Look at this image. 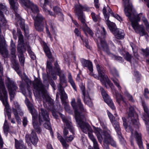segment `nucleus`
Masks as SVG:
<instances>
[{
    "instance_id": "56",
    "label": "nucleus",
    "mask_w": 149,
    "mask_h": 149,
    "mask_svg": "<svg viewBox=\"0 0 149 149\" xmlns=\"http://www.w3.org/2000/svg\"><path fill=\"white\" fill-rule=\"evenodd\" d=\"M3 128L4 130H8V127L7 125V122L6 120H5L3 125Z\"/></svg>"
},
{
    "instance_id": "7",
    "label": "nucleus",
    "mask_w": 149,
    "mask_h": 149,
    "mask_svg": "<svg viewBox=\"0 0 149 149\" xmlns=\"http://www.w3.org/2000/svg\"><path fill=\"white\" fill-rule=\"evenodd\" d=\"M10 49L11 51V60L13 65V67L18 74H19L20 70L19 68V65L16 60V56L15 54L16 46L13 40L11 39L10 43Z\"/></svg>"
},
{
    "instance_id": "35",
    "label": "nucleus",
    "mask_w": 149,
    "mask_h": 149,
    "mask_svg": "<svg viewBox=\"0 0 149 149\" xmlns=\"http://www.w3.org/2000/svg\"><path fill=\"white\" fill-rule=\"evenodd\" d=\"M12 111L17 121V123L20 124L21 123V119L18 116L19 112H17V110L14 108L12 109Z\"/></svg>"
},
{
    "instance_id": "31",
    "label": "nucleus",
    "mask_w": 149,
    "mask_h": 149,
    "mask_svg": "<svg viewBox=\"0 0 149 149\" xmlns=\"http://www.w3.org/2000/svg\"><path fill=\"white\" fill-rule=\"evenodd\" d=\"M28 8H30L32 11L31 13V15H33V14L34 15L35 14L39 13V9L37 6L33 4V3H30V4L28 6Z\"/></svg>"
},
{
    "instance_id": "61",
    "label": "nucleus",
    "mask_w": 149,
    "mask_h": 149,
    "mask_svg": "<svg viewBox=\"0 0 149 149\" xmlns=\"http://www.w3.org/2000/svg\"><path fill=\"white\" fill-rule=\"evenodd\" d=\"M98 0H94L95 6L96 8H99V6L98 4Z\"/></svg>"
},
{
    "instance_id": "27",
    "label": "nucleus",
    "mask_w": 149,
    "mask_h": 149,
    "mask_svg": "<svg viewBox=\"0 0 149 149\" xmlns=\"http://www.w3.org/2000/svg\"><path fill=\"white\" fill-rule=\"evenodd\" d=\"M50 0H44V1L42 0H40L41 6H42L44 11L47 14H49L51 16H54V14L52 12L48 10L46 8L45 6L47 5Z\"/></svg>"
},
{
    "instance_id": "50",
    "label": "nucleus",
    "mask_w": 149,
    "mask_h": 149,
    "mask_svg": "<svg viewBox=\"0 0 149 149\" xmlns=\"http://www.w3.org/2000/svg\"><path fill=\"white\" fill-rule=\"evenodd\" d=\"M149 94V91L147 88H145L144 90V95L145 97L147 99H148V95Z\"/></svg>"
},
{
    "instance_id": "34",
    "label": "nucleus",
    "mask_w": 149,
    "mask_h": 149,
    "mask_svg": "<svg viewBox=\"0 0 149 149\" xmlns=\"http://www.w3.org/2000/svg\"><path fill=\"white\" fill-rule=\"evenodd\" d=\"M32 122L33 127L36 131L38 133H40L41 131L40 127L38 126L37 123L36 122L35 117L33 115L32 116Z\"/></svg>"
},
{
    "instance_id": "59",
    "label": "nucleus",
    "mask_w": 149,
    "mask_h": 149,
    "mask_svg": "<svg viewBox=\"0 0 149 149\" xmlns=\"http://www.w3.org/2000/svg\"><path fill=\"white\" fill-rule=\"evenodd\" d=\"M46 32L48 36L49 37L51 40H52V37L50 32H49L47 26H46Z\"/></svg>"
},
{
    "instance_id": "6",
    "label": "nucleus",
    "mask_w": 149,
    "mask_h": 149,
    "mask_svg": "<svg viewBox=\"0 0 149 149\" xmlns=\"http://www.w3.org/2000/svg\"><path fill=\"white\" fill-rule=\"evenodd\" d=\"M39 111V120L40 123V124H42V123L44 122V125L45 127L50 130V134L53 136V133L49 122L48 113L46 110H44L42 108L40 109Z\"/></svg>"
},
{
    "instance_id": "39",
    "label": "nucleus",
    "mask_w": 149,
    "mask_h": 149,
    "mask_svg": "<svg viewBox=\"0 0 149 149\" xmlns=\"http://www.w3.org/2000/svg\"><path fill=\"white\" fill-rule=\"evenodd\" d=\"M68 78L69 82L70 83L74 90L76 91H77L76 86L75 83L72 78L71 75H69Z\"/></svg>"
},
{
    "instance_id": "24",
    "label": "nucleus",
    "mask_w": 149,
    "mask_h": 149,
    "mask_svg": "<svg viewBox=\"0 0 149 149\" xmlns=\"http://www.w3.org/2000/svg\"><path fill=\"white\" fill-rule=\"evenodd\" d=\"M54 65L55 68L53 70L52 68V63L49 61H47V71L48 69V70L50 71L56 72L58 74H63V71L60 70L58 63H55Z\"/></svg>"
},
{
    "instance_id": "29",
    "label": "nucleus",
    "mask_w": 149,
    "mask_h": 149,
    "mask_svg": "<svg viewBox=\"0 0 149 149\" xmlns=\"http://www.w3.org/2000/svg\"><path fill=\"white\" fill-rule=\"evenodd\" d=\"M81 61L83 66L84 67H87L88 69L91 72L93 71V66L91 62L84 59H81Z\"/></svg>"
},
{
    "instance_id": "46",
    "label": "nucleus",
    "mask_w": 149,
    "mask_h": 149,
    "mask_svg": "<svg viewBox=\"0 0 149 149\" xmlns=\"http://www.w3.org/2000/svg\"><path fill=\"white\" fill-rule=\"evenodd\" d=\"M20 77L22 78V80H24L28 84V85H29V84H31V81L28 79L26 78V75H19Z\"/></svg>"
},
{
    "instance_id": "3",
    "label": "nucleus",
    "mask_w": 149,
    "mask_h": 149,
    "mask_svg": "<svg viewBox=\"0 0 149 149\" xmlns=\"http://www.w3.org/2000/svg\"><path fill=\"white\" fill-rule=\"evenodd\" d=\"M124 5V11L126 16L128 17L131 22L132 26L135 32L139 33L141 35L143 36L146 34L143 25H138V21L140 18L138 15L132 14V6L129 2V0H123Z\"/></svg>"
},
{
    "instance_id": "58",
    "label": "nucleus",
    "mask_w": 149,
    "mask_h": 149,
    "mask_svg": "<svg viewBox=\"0 0 149 149\" xmlns=\"http://www.w3.org/2000/svg\"><path fill=\"white\" fill-rule=\"evenodd\" d=\"M54 11L56 13H59L61 12V9L57 7H55L53 8Z\"/></svg>"
},
{
    "instance_id": "17",
    "label": "nucleus",
    "mask_w": 149,
    "mask_h": 149,
    "mask_svg": "<svg viewBox=\"0 0 149 149\" xmlns=\"http://www.w3.org/2000/svg\"><path fill=\"white\" fill-rule=\"evenodd\" d=\"M100 90L104 101L111 109L113 110L114 109H115V107L114 106V104L109 96L103 88L101 87Z\"/></svg>"
},
{
    "instance_id": "21",
    "label": "nucleus",
    "mask_w": 149,
    "mask_h": 149,
    "mask_svg": "<svg viewBox=\"0 0 149 149\" xmlns=\"http://www.w3.org/2000/svg\"><path fill=\"white\" fill-rule=\"evenodd\" d=\"M8 12L7 8L5 4L2 3L0 4V27L5 24L6 22V21L5 19L3 12L6 13Z\"/></svg>"
},
{
    "instance_id": "52",
    "label": "nucleus",
    "mask_w": 149,
    "mask_h": 149,
    "mask_svg": "<svg viewBox=\"0 0 149 149\" xmlns=\"http://www.w3.org/2000/svg\"><path fill=\"white\" fill-rule=\"evenodd\" d=\"M122 119L123 122V125L125 129L126 130L127 128V124L126 122V119L125 117H123L122 118ZM126 131H127V130H126Z\"/></svg>"
},
{
    "instance_id": "53",
    "label": "nucleus",
    "mask_w": 149,
    "mask_h": 149,
    "mask_svg": "<svg viewBox=\"0 0 149 149\" xmlns=\"http://www.w3.org/2000/svg\"><path fill=\"white\" fill-rule=\"evenodd\" d=\"M125 58L127 61H130L131 59V56L129 53H127L126 54V55L125 56Z\"/></svg>"
},
{
    "instance_id": "54",
    "label": "nucleus",
    "mask_w": 149,
    "mask_h": 149,
    "mask_svg": "<svg viewBox=\"0 0 149 149\" xmlns=\"http://www.w3.org/2000/svg\"><path fill=\"white\" fill-rule=\"evenodd\" d=\"M74 32L77 36H80L81 39L83 40L82 37L80 35V32L77 29H75L74 31Z\"/></svg>"
},
{
    "instance_id": "32",
    "label": "nucleus",
    "mask_w": 149,
    "mask_h": 149,
    "mask_svg": "<svg viewBox=\"0 0 149 149\" xmlns=\"http://www.w3.org/2000/svg\"><path fill=\"white\" fill-rule=\"evenodd\" d=\"M50 75H43L42 77L44 82H47V84L49 85V83L51 82L50 84L53 88L55 86L54 83L52 81L51 77Z\"/></svg>"
},
{
    "instance_id": "1",
    "label": "nucleus",
    "mask_w": 149,
    "mask_h": 149,
    "mask_svg": "<svg viewBox=\"0 0 149 149\" xmlns=\"http://www.w3.org/2000/svg\"><path fill=\"white\" fill-rule=\"evenodd\" d=\"M71 104L74 110L75 118L78 126L81 131L85 134H88V136L93 143L94 149H100L97 142L93 134V131L89 124L84 122L85 119L84 116L82 113L85 112L81 100L80 98H77V103L75 99L73 98L71 100Z\"/></svg>"
},
{
    "instance_id": "30",
    "label": "nucleus",
    "mask_w": 149,
    "mask_h": 149,
    "mask_svg": "<svg viewBox=\"0 0 149 149\" xmlns=\"http://www.w3.org/2000/svg\"><path fill=\"white\" fill-rule=\"evenodd\" d=\"M15 145L16 149H27L22 140H18L16 139H15Z\"/></svg>"
},
{
    "instance_id": "60",
    "label": "nucleus",
    "mask_w": 149,
    "mask_h": 149,
    "mask_svg": "<svg viewBox=\"0 0 149 149\" xmlns=\"http://www.w3.org/2000/svg\"><path fill=\"white\" fill-rule=\"evenodd\" d=\"M58 138L60 140V141L61 142L64 140V139L59 134L58 136Z\"/></svg>"
},
{
    "instance_id": "9",
    "label": "nucleus",
    "mask_w": 149,
    "mask_h": 149,
    "mask_svg": "<svg viewBox=\"0 0 149 149\" xmlns=\"http://www.w3.org/2000/svg\"><path fill=\"white\" fill-rule=\"evenodd\" d=\"M34 20V25L36 29L42 31L43 29V22L45 18L39 13L32 16Z\"/></svg>"
},
{
    "instance_id": "25",
    "label": "nucleus",
    "mask_w": 149,
    "mask_h": 149,
    "mask_svg": "<svg viewBox=\"0 0 149 149\" xmlns=\"http://www.w3.org/2000/svg\"><path fill=\"white\" fill-rule=\"evenodd\" d=\"M18 45L17 47V50L19 52H24L26 50V47H24L23 42V36L20 35L19 37Z\"/></svg>"
},
{
    "instance_id": "12",
    "label": "nucleus",
    "mask_w": 149,
    "mask_h": 149,
    "mask_svg": "<svg viewBox=\"0 0 149 149\" xmlns=\"http://www.w3.org/2000/svg\"><path fill=\"white\" fill-rule=\"evenodd\" d=\"M110 30L113 33L116 37L118 39H122L124 36L123 31L120 29H116L114 26V24H112V23L110 21L108 22L107 23Z\"/></svg>"
},
{
    "instance_id": "55",
    "label": "nucleus",
    "mask_w": 149,
    "mask_h": 149,
    "mask_svg": "<svg viewBox=\"0 0 149 149\" xmlns=\"http://www.w3.org/2000/svg\"><path fill=\"white\" fill-rule=\"evenodd\" d=\"M28 123V120L27 118L26 117H24L23 118L22 121L23 125L24 127H26Z\"/></svg>"
},
{
    "instance_id": "2",
    "label": "nucleus",
    "mask_w": 149,
    "mask_h": 149,
    "mask_svg": "<svg viewBox=\"0 0 149 149\" xmlns=\"http://www.w3.org/2000/svg\"><path fill=\"white\" fill-rule=\"evenodd\" d=\"M35 96L38 98L41 96L43 98L44 107L48 109L52 110L53 107V100L49 96L45 89L44 85L42 84L40 79L39 78H35L33 82Z\"/></svg>"
},
{
    "instance_id": "28",
    "label": "nucleus",
    "mask_w": 149,
    "mask_h": 149,
    "mask_svg": "<svg viewBox=\"0 0 149 149\" xmlns=\"http://www.w3.org/2000/svg\"><path fill=\"white\" fill-rule=\"evenodd\" d=\"M60 78V83L59 86L58 87V90L60 93L59 89L62 88L64 90V89L63 87L66 86H67V80L66 79L64 75H58Z\"/></svg>"
},
{
    "instance_id": "15",
    "label": "nucleus",
    "mask_w": 149,
    "mask_h": 149,
    "mask_svg": "<svg viewBox=\"0 0 149 149\" xmlns=\"http://www.w3.org/2000/svg\"><path fill=\"white\" fill-rule=\"evenodd\" d=\"M59 91L62 103L64 105L65 110L70 113H71L70 106L68 103L65 101V100L68 98V96L62 88L59 89Z\"/></svg>"
},
{
    "instance_id": "37",
    "label": "nucleus",
    "mask_w": 149,
    "mask_h": 149,
    "mask_svg": "<svg viewBox=\"0 0 149 149\" xmlns=\"http://www.w3.org/2000/svg\"><path fill=\"white\" fill-rule=\"evenodd\" d=\"M44 50L47 57L49 59L52 58V55L49 49L45 44L44 45Z\"/></svg>"
},
{
    "instance_id": "57",
    "label": "nucleus",
    "mask_w": 149,
    "mask_h": 149,
    "mask_svg": "<svg viewBox=\"0 0 149 149\" xmlns=\"http://www.w3.org/2000/svg\"><path fill=\"white\" fill-rule=\"evenodd\" d=\"M61 143H62L63 147L65 148H67L68 147V144L66 143V142L65 140L62 141Z\"/></svg>"
},
{
    "instance_id": "49",
    "label": "nucleus",
    "mask_w": 149,
    "mask_h": 149,
    "mask_svg": "<svg viewBox=\"0 0 149 149\" xmlns=\"http://www.w3.org/2000/svg\"><path fill=\"white\" fill-rule=\"evenodd\" d=\"M65 138L67 141L70 142L73 140L74 138V136L73 135H70L69 136H66L65 137Z\"/></svg>"
},
{
    "instance_id": "51",
    "label": "nucleus",
    "mask_w": 149,
    "mask_h": 149,
    "mask_svg": "<svg viewBox=\"0 0 149 149\" xmlns=\"http://www.w3.org/2000/svg\"><path fill=\"white\" fill-rule=\"evenodd\" d=\"M109 55L112 57L115 60H121L122 59V58L120 56H117L112 54H110Z\"/></svg>"
},
{
    "instance_id": "63",
    "label": "nucleus",
    "mask_w": 149,
    "mask_h": 149,
    "mask_svg": "<svg viewBox=\"0 0 149 149\" xmlns=\"http://www.w3.org/2000/svg\"><path fill=\"white\" fill-rule=\"evenodd\" d=\"M47 149H53L52 145L49 143H48L47 146Z\"/></svg>"
},
{
    "instance_id": "36",
    "label": "nucleus",
    "mask_w": 149,
    "mask_h": 149,
    "mask_svg": "<svg viewBox=\"0 0 149 149\" xmlns=\"http://www.w3.org/2000/svg\"><path fill=\"white\" fill-rule=\"evenodd\" d=\"M91 16L93 20L95 22H99L100 20V17L98 14H97L92 12L91 13Z\"/></svg>"
},
{
    "instance_id": "16",
    "label": "nucleus",
    "mask_w": 149,
    "mask_h": 149,
    "mask_svg": "<svg viewBox=\"0 0 149 149\" xmlns=\"http://www.w3.org/2000/svg\"><path fill=\"white\" fill-rule=\"evenodd\" d=\"M103 12L105 17V18L106 20H107V23H108V22L110 21L109 19V16L107 15V13H109V14H111V15L117 19L119 21L120 20H122V19L121 17L119 16H118L117 15L114 14L112 12V10L111 9H110L109 7L107 5L106 6H105L104 7L103 10Z\"/></svg>"
},
{
    "instance_id": "40",
    "label": "nucleus",
    "mask_w": 149,
    "mask_h": 149,
    "mask_svg": "<svg viewBox=\"0 0 149 149\" xmlns=\"http://www.w3.org/2000/svg\"><path fill=\"white\" fill-rule=\"evenodd\" d=\"M111 79L113 81L115 85L117 87L119 90L121 91V87L120 86L118 80L115 78H111Z\"/></svg>"
},
{
    "instance_id": "45",
    "label": "nucleus",
    "mask_w": 149,
    "mask_h": 149,
    "mask_svg": "<svg viewBox=\"0 0 149 149\" xmlns=\"http://www.w3.org/2000/svg\"><path fill=\"white\" fill-rule=\"evenodd\" d=\"M124 94L125 96L127 97L128 98V100L132 102H134V101L133 97L127 91H125L124 93Z\"/></svg>"
},
{
    "instance_id": "64",
    "label": "nucleus",
    "mask_w": 149,
    "mask_h": 149,
    "mask_svg": "<svg viewBox=\"0 0 149 149\" xmlns=\"http://www.w3.org/2000/svg\"><path fill=\"white\" fill-rule=\"evenodd\" d=\"M143 52L145 53L146 55H149V50H143Z\"/></svg>"
},
{
    "instance_id": "26",
    "label": "nucleus",
    "mask_w": 149,
    "mask_h": 149,
    "mask_svg": "<svg viewBox=\"0 0 149 149\" xmlns=\"http://www.w3.org/2000/svg\"><path fill=\"white\" fill-rule=\"evenodd\" d=\"M142 105L143 108L145 112V113L143 115V120L145 122V123L146 126L147 127H148L149 125L147 124V120L149 119V111L147 107L145 104L144 102H142Z\"/></svg>"
},
{
    "instance_id": "10",
    "label": "nucleus",
    "mask_w": 149,
    "mask_h": 149,
    "mask_svg": "<svg viewBox=\"0 0 149 149\" xmlns=\"http://www.w3.org/2000/svg\"><path fill=\"white\" fill-rule=\"evenodd\" d=\"M102 32L100 30H98L96 33V36L98 38L100 41V43L98 45V47L104 51H107L108 47L104 38L105 37L106 32L104 28H102Z\"/></svg>"
},
{
    "instance_id": "23",
    "label": "nucleus",
    "mask_w": 149,
    "mask_h": 149,
    "mask_svg": "<svg viewBox=\"0 0 149 149\" xmlns=\"http://www.w3.org/2000/svg\"><path fill=\"white\" fill-rule=\"evenodd\" d=\"M134 108L131 106L129 107V111L128 113L129 118H130V119L133 123L135 125H138V123L136 120L137 115L136 114H134Z\"/></svg>"
},
{
    "instance_id": "13",
    "label": "nucleus",
    "mask_w": 149,
    "mask_h": 149,
    "mask_svg": "<svg viewBox=\"0 0 149 149\" xmlns=\"http://www.w3.org/2000/svg\"><path fill=\"white\" fill-rule=\"evenodd\" d=\"M7 86L9 91L10 99H13L15 94V91L17 89L16 84L14 81L11 80L9 78H7Z\"/></svg>"
},
{
    "instance_id": "4",
    "label": "nucleus",
    "mask_w": 149,
    "mask_h": 149,
    "mask_svg": "<svg viewBox=\"0 0 149 149\" xmlns=\"http://www.w3.org/2000/svg\"><path fill=\"white\" fill-rule=\"evenodd\" d=\"M75 7L76 14L77 16L78 19L83 24V30L86 35L87 36V33H88L90 35L92 36L93 33L86 23L85 17L83 15L81 10H84L88 11L89 10V8L86 6L83 7L80 5H76Z\"/></svg>"
},
{
    "instance_id": "19",
    "label": "nucleus",
    "mask_w": 149,
    "mask_h": 149,
    "mask_svg": "<svg viewBox=\"0 0 149 149\" xmlns=\"http://www.w3.org/2000/svg\"><path fill=\"white\" fill-rule=\"evenodd\" d=\"M108 114L113 126L114 127L119 137H122L120 132V128L118 122L115 120L114 117L111 113H109Z\"/></svg>"
},
{
    "instance_id": "44",
    "label": "nucleus",
    "mask_w": 149,
    "mask_h": 149,
    "mask_svg": "<svg viewBox=\"0 0 149 149\" xmlns=\"http://www.w3.org/2000/svg\"><path fill=\"white\" fill-rule=\"evenodd\" d=\"M25 102L26 103V104L27 106V107H28L29 110H30L31 113L32 114V116L33 115V114L32 113V111L33 110V107L32 106H31L30 105V102L29 100L27 99V98H26Z\"/></svg>"
},
{
    "instance_id": "62",
    "label": "nucleus",
    "mask_w": 149,
    "mask_h": 149,
    "mask_svg": "<svg viewBox=\"0 0 149 149\" xmlns=\"http://www.w3.org/2000/svg\"><path fill=\"white\" fill-rule=\"evenodd\" d=\"M76 80L79 82H80L81 81V79L80 75H77L76 77Z\"/></svg>"
},
{
    "instance_id": "47",
    "label": "nucleus",
    "mask_w": 149,
    "mask_h": 149,
    "mask_svg": "<svg viewBox=\"0 0 149 149\" xmlns=\"http://www.w3.org/2000/svg\"><path fill=\"white\" fill-rule=\"evenodd\" d=\"M142 20L146 26V30L149 32V23L148 20L144 17L143 18Z\"/></svg>"
},
{
    "instance_id": "41",
    "label": "nucleus",
    "mask_w": 149,
    "mask_h": 149,
    "mask_svg": "<svg viewBox=\"0 0 149 149\" xmlns=\"http://www.w3.org/2000/svg\"><path fill=\"white\" fill-rule=\"evenodd\" d=\"M18 52L20 54L18 56L20 64L21 65L23 66L25 61V58L24 57V56L23 54L22 53L23 52H22L21 53L19 52Z\"/></svg>"
},
{
    "instance_id": "11",
    "label": "nucleus",
    "mask_w": 149,
    "mask_h": 149,
    "mask_svg": "<svg viewBox=\"0 0 149 149\" xmlns=\"http://www.w3.org/2000/svg\"><path fill=\"white\" fill-rule=\"evenodd\" d=\"M63 122L65 123V126L63 130V134L64 137H65L68 134V129H69L70 131L73 135L74 134V129L72 126L70 120L68 119L65 116L61 113H59Z\"/></svg>"
},
{
    "instance_id": "8",
    "label": "nucleus",
    "mask_w": 149,
    "mask_h": 149,
    "mask_svg": "<svg viewBox=\"0 0 149 149\" xmlns=\"http://www.w3.org/2000/svg\"><path fill=\"white\" fill-rule=\"evenodd\" d=\"M7 92L5 87L2 75H0V100L7 109H8L9 105L6 97Z\"/></svg>"
},
{
    "instance_id": "43",
    "label": "nucleus",
    "mask_w": 149,
    "mask_h": 149,
    "mask_svg": "<svg viewBox=\"0 0 149 149\" xmlns=\"http://www.w3.org/2000/svg\"><path fill=\"white\" fill-rule=\"evenodd\" d=\"M116 101L118 104H120L122 101L124 102V99L123 98L122 95L120 94L116 93Z\"/></svg>"
},
{
    "instance_id": "22",
    "label": "nucleus",
    "mask_w": 149,
    "mask_h": 149,
    "mask_svg": "<svg viewBox=\"0 0 149 149\" xmlns=\"http://www.w3.org/2000/svg\"><path fill=\"white\" fill-rule=\"evenodd\" d=\"M82 93L83 95L82 97L84 102L90 107L93 105L91 100L90 98L88 92L85 91V87L83 86L82 88Z\"/></svg>"
},
{
    "instance_id": "5",
    "label": "nucleus",
    "mask_w": 149,
    "mask_h": 149,
    "mask_svg": "<svg viewBox=\"0 0 149 149\" xmlns=\"http://www.w3.org/2000/svg\"><path fill=\"white\" fill-rule=\"evenodd\" d=\"M99 142L101 143L103 140L104 142L107 144L110 143L111 145L116 147V142L112 138L110 134L106 132H103L100 128H95L94 132Z\"/></svg>"
},
{
    "instance_id": "38",
    "label": "nucleus",
    "mask_w": 149,
    "mask_h": 149,
    "mask_svg": "<svg viewBox=\"0 0 149 149\" xmlns=\"http://www.w3.org/2000/svg\"><path fill=\"white\" fill-rule=\"evenodd\" d=\"M14 104L16 109L17 111V112H19V115L21 116H22L24 114V113L20 109V105L17 102H15Z\"/></svg>"
},
{
    "instance_id": "20",
    "label": "nucleus",
    "mask_w": 149,
    "mask_h": 149,
    "mask_svg": "<svg viewBox=\"0 0 149 149\" xmlns=\"http://www.w3.org/2000/svg\"><path fill=\"white\" fill-rule=\"evenodd\" d=\"M25 138L26 142L27 143L28 145L30 144L29 142L30 140L34 145L36 144L38 141V139L36 134L33 131H32L30 135L28 134H26Z\"/></svg>"
},
{
    "instance_id": "48",
    "label": "nucleus",
    "mask_w": 149,
    "mask_h": 149,
    "mask_svg": "<svg viewBox=\"0 0 149 149\" xmlns=\"http://www.w3.org/2000/svg\"><path fill=\"white\" fill-rule=\"evenodd\" d=\"M20 1H22L24 5L26 7H28L30 3H32L31 2L30 0H19Z\"/></svg>"
},
{
    "instance_id": "42",
    "label": "nucleus",
    "mask_w": 149,
    "mask_h": 149,
    "mask_svg": "<svg viewBox=\"0 0 149 149\" xmlns=\"http://www.w3.org/2000/svg\"><path fill=\"white\" fill-rule=\"evenodd\" d=\"M96 68L99 74H103L105 73V70H104L103 68L100 66L98 64L97 65Z\"/></svg>"
},
{
    "instance_id": "14",
    "label": "nucleus",
    "mask_w": 149,
    "mask_h": 149,
    "mask_svg": "<svg viewBox=\"0 0 149 149\" xmlns=\"http://www.w3.org/2000/svg\"><path fill=\"white\" fill-rule=\"evenodd\" d=\"M95 78L100 80L102 84L107 87V84L112 89H114V87L108 79L107 75H92Z\"/></svg>"
},
{
    "instance_id": "18",
    "label": "nucleus",
    "mask_w": 149,
    "mask_h": 149,
    "mask_svg": "<svg viewBox=\"0 0 149 149\" xmlns=\"http://www.w3.org/2000/svg\"><path fill=\"white\" fill-rule=\"evenodd\" d=\"M131 134V137H134L136 143L138 144L140 149H144L141 139V134L140 133L136 131H134L132 129H130Z\"/></svg>"
},
{
    "instance_id": "33",
    "label": "nucleus",
    "mask_w": 149,
    "mask_h": 149,
    "mask_svg": "<svg viewBox=\"0 0 149 149\" xmlns=\"http://www.w3.org/2000/svg\"><path fill=\"white\" fill-rule=\"evenodd\" d=\"M10 5V8L16 12V10L17 9L18 4V3L15 2L14 0H8Z\"/></svg>"
}]
</instances>
